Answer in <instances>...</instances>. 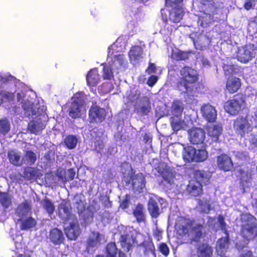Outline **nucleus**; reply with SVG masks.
Returning <instances> with one entry per match:
<instances>
[{
	"label": "nucleus",
	"mask_w": 257,
	"mask_h": 257,
	"mask_svg": "<svg viewBox=\"0 0 257 257\" xmlns=\"http://www.w3.org/2000/svg\"><path fill=\"white\" fill-rule=\"evenodd\" d=\"M106 241L104 235L98 232H91L87 241L89 247H97Z\"/></svg>",
	"instance_id": "25"
},
{
	"label": "nucleus",
	"mask_w": 257,
	"mask_h": 257,
	"mask_svg": "<svg viewBox=\"0 0 257 257\" xmlns=\"http://www.w3.org/2000/svg\"><path fill=\"white\" fill-rule=\"evenodd\" d=\"M186 120H183L181 116H172L171 118V123L174 131H178L181 129H184L190 123V118L184 117Z\"/></svg>",
	"instance_id": "26"
},
{
	"label": "nucleus",
	"mask_w": 257,
	"mask_h": 257,
	"mask_svg": "<svg viewBox=\"0 0 257 257\" xmlns=\"http://www.w3.org/2000/svg\"><path fill=\"white\" fill-rule=\"evenodd\" d=\"M183 0H166V3L167 6H174L178 4L181 5Z\"/></svg>",
	"instance_id": "61"
},
{
	"label": "nucleus",
	"mask_w": 257,
	"mask_h": 257,
	"mask_svg": "<svg viewBox=\"0 0 257 257\" xmlns=\"http://www.w3.org/2000/svg\"><path fill=\"white\" fill-rule=\"evenodd\" d=\"M144 210L143 206L141 204L137 205L134 210L133 213L138 222H142L145 220V217Z\"/></svg>",
	"instance_id": "52"
},
{
	"label": "nucleus",
	"mask_w": 257,
	"mask_h": 257,
	"mask_svg": "<svg viewBox=\"0 0 257 257\" xmlns=\"http://www.w3.org/2000/svg\"><path fill=\"white\" fill-rule=\"evenodd\" d=\"M241 86L239 79L236 77L228 78L226 83V88L230 93L236 92Z\"/></svg>",
	"instance_id": "37"
},
{
	"label": "nucleus",
	"mask_w": 257,
	"mask_h": 257,
	"mask_svg": "<svg viewBox=\"0 0 257 257\" xmlns=\"http://www.w3.org/2000/svg\"><path fill=\"white\" fill-rule=\"evenodd\" d=\"M22 225L21 226V228L22 229H28L30 228L34 227L36 224V222L35 220L32 217H28L26 219H22Z\"/></svg>",
	"instance_id": "54"
},
{
	"label": "nucleus",
	"mask_w": 257,
	"mask_h": 257,
	"mask_svg": "<svg viewBox=\"0 0 257 257\" xmlns=\"http://www.w3.org/2000/svg\"><path fill=\"white\" fill-rule=\"evenodd\" d=\"M213 253L212 248L206 243L198 245L197 255L198 257H211Z\"/></svg>",
	"instance_id": "34"
},
{
	"label": "nucleus",
	"mask_w": 257,
	"mask_h": 257,
	"mask_svg": "<svg viewBox=\"0 0 257 257\" xmlns=\"http://www.w3.org/2000/svg\"><path fill=\"white\" fill-rule=\"evenodd\" d=\"M241 233L244 240L242 243H237L236 246L238 250H242L248 243V241L257 235L256 225L254 217L250 214L241 215Z\"/></svg>",
	"instance_id": "4"
},
{
	"label": "nucleus",
	"mask_w": 257,
	"mask_h": 257,
	"mask_svg": "<svg viewBox=\"0 0 257 257\" xmlns=\"http://www.w3.org/2000/svg\"><path fill=\"white\" fill-rule=\"evenodd\" d=\"M84 94L83 92H78L72 98V104L69 108V114L72 118H77L86 111L84 105Z\"/></svg>",
	"instance_id": "8"
},
{
	"label": "nucleus",
	"mask_w": 257,
	"mask_h": 257,
	"mask_svg": "<svg viewBox=\"0 0 257 257\" xmlns=\"http://www.w3.org/2000/svg\"><path fill=\"white\" fill-rule=\"evenodd\" d=\"M190 38L192 39L196 49H203L210 42V39L203 35H200L197 39L194 38L193 36H190Z\"/></svg>",
	"instance_id": "39"
},
{
	"label": "nucleus",
	"mask_w": 257,
	"mask_h": 257,
	"mask_svg": "<svg viewBox=\"0 0 257 257\" xmlns=\"http://www.w3.org/2000/svg\"><path fill=\"white\" fill-rule=\"evenodd\" d=\"M9 158L10 162L18 166H20L23 164V158H21V153L20 152L12 150L9 152Z\"/></svg>",
	"instance_id": "36"
},
{
	"label": "nucleus",
	"mask_w": 257,
	"mask_h": 257,
	"mask_svg": "<svg viewBox=\"0 0 257 257\" xmlns=\"http://www.w3.org/2000/svg\"><path fill=\"white\" fill-rule=\"evenodd\" d=\"M49 238L53 243L59 244L62 242L64 236L61 230L57 228H54L50 232Z\"/></svg>",
	"instance_id": "38"
},
{
	"label": "nucleus",
	"mask_w": 257,
	"mask_h": 257,
	"mask_svg": "<svg viewBox=\"0 0 257 257\" xmlns=\"http://www.w3.org/2000/svg\"><path fill=\"white\" fill-rule=\"evenodd\" d=\"M256 49L253 45L248 44L238 48L236 57L238 61L246 63L255 57Z\"/></svg>",
	"instance_id": "11"
},
{
	"label": "nucleus",
	"mask_w": 257,
	"mask_h": 257,
	"mask_svg": "<svg viewBox=\"0 0 257 257\" xmlns=\"http://www.w3.org/2000/svg\"><path fill=\"white\" fill-rule=\"evenodd\" d=\"M162 176L165 183L172 186L175 184V176L173 172L167 167L164 163H161L158 167H154Z\"/></svg>",
	"instance_id": "15"
},
{
	"label": "nucleus",
	"mask_w": 257,
	"mask_h": 257,
	"mask_svg": "<svg viewBox=\"0 0 257 257\" xmlns=\"http://www.w3.org/2000/svg\"><path fill=\"white\" fill-rule=\"evenodd\" d=\"M157 68L155 65L154 63H150L148 68L146 70V72L149 74L152 73H156Z\"/></svg>",
	"instance_id": "63"
},
{
	"label": "nucleus",
	"mask_w": 257,
	"mask_h": 257,
	"mask_svg": "<svg viewBox=\"0 0 257 257\" xmlns=\"http://www.w3.org/2000/svg\"><path fill=\"white\" fill-rule=\"evenodd\" d=\"M196 177L197 179V182L195 183L190 182L187 187V191L194 196H197L201 192V187L203 184L207 185L209 183L210 177V174L203 171H198L196 172Z\"/></svg>",
	"instance_id": "7"
},
{
	"label": "nucleus",
	"mask_w": 257,
	"mask_h": 257,
	"mask_svg": "<svg viewBox=\"0 0 257 257\" xmlns=\"http://www.w3.org/2000/svg\"><path fill=\"white\" fill-rule=\"evenodd\" d=\"M64 144L69 149H72L76 147L78 142V139L74 135H69L64 139Z\"/></svg>",
	"instance_id": "51"
},
{
	"label": "nucleus",
	"mask_w": 257,
	"mask_h": 257,
	"mask_svg": "<svg viewBox=\"0 0 257 257\" xmlns=\"http://www.w3.org/2000/svg\"><path fill=\"white\" fill-rule=\"evenodd\" d=\"M105 115V110L96 106H92L89 110L91 122H101L104 119Z\"/></svg>",
	"instance_id": "24"
},
{
	"label": "nucleus",
	"mask_w": 257,
	"mask_h": 257,
	"mask_svg": "<svg viewBox=\"0 0 257 257\" xmlns=\"http://www.w3.org/2000/svg\"><path fill=\"white\" fill-rule=\"evenodd\" d=\"M86 79L87 84L89 86L96 85L100 80L98 70L96 69H93L89 71L87 74Z\"/></svg>",
	"instance_id": "35"
},
{
	"label": "nucleus",
	"mask_w": 257,
	"mask_h": 257,
	"mask_svg": "<svg viewBox=\"0 0 257 257\" xmlns=\"http://www.w3.org/2000/svg\"><path fill=\"white\" fill-rule=\"evenodd\" d=\"M240 175V184L245 191L246 188L251 186V171L248 169L241 170Z\"/></svg>",
	"instance_id": "28"
},
{
	"label": "nucleus",
	"mask_w": 257,
	"mask_h": 257,
	"mask_svg": "<svg viewBox=\"0 0 257 257\" xmlns=\"http://www.w3.org/2000/svg\"><path fill=\"white\" fill-rule=\"evenodd\" d=\"M143 49L139 46H135L131 48L129 53V57L132 63H137L143 57Z\"/></svg>",
	"instance_id": "27"
},
{
	"label": "nucleus",
	"mask_w": 257,
	"mask_h": 257,
	"mask_svg": "<svg viewBox=\"0 0 257 257\" xmlns=\"http://www.w3.org/2000/svg\"><path fill=\"white\" fill-rule=\"evenodd\" d=\"M36 155L33 152L30 150L26 151L23 158V164L32 165L36 162Z\"/></svg>",
	"instance_id": "47"
},
{
	"label": "nucleus",
	"mask_w": 257,
	"mask_h": 257,
	"mask_svg": "<svg viewBox=\"0 0 257 257\" xmlns=\"http://www.w3.org/2000/svg\"><path fill=\"white\" fill-rule=\"evenodd\" d=\"M176 229L186 242H200L203 237V225L193 222L188 218L179 217L176 223Z\"/></svg>",
	"instance_id": "1"
},
{
	"label": "nucleus",
	"mask_w": 257,
	"mask_h": 257,
	"mask_svg": "<svg viewBox=\"0 0 257 257\" xmlns=\"http://www.w3.org/2000/svg\"><path fill=\"white\" fill-rule=\"evenodd\" d=\"M197 71L189 67H185L180 70V78L177 84L178 90L189 96L193 95L194 84L198 80Z\"/></svg>",
	"instance_id": "3"
},
{
	"label": "nucleus",
	"mask_w": 257,
	"mask_h": 257,
	"mask_svg": "<svg viewBox=\"0 0 257 257\" xmlns=\"http://www.w3.org/2000/svg\"><path fill=\"white\" fill-rule=\"evenodd\" d=\"M140 103L136 106V110L143 114H147L150 110V102L149 99L147 97H141Z\"/></svg>",
	"instance_id": "32"
},
{
	"label": "nucleus",
	"mask_w": 257,
	"mask_h": 257,
	"mask_svg": "<svg viewBox=\"0 0 257 257\" xmlns=\"http://www.w3.org/2000/svg\"><path fill=\"white\" fill-rule=\"evenodd\" d=\"M154 235L156 238L159 240L162 237V231L156 228L154 231Z\"/></svg>",
	"instance_id": "64"
},
{
	"label": "nucleus",
	"mask_w": 257,
	"mask_h": 257,
	"mask_svg": "<svg viewBox=\"0 0 257 257\" xmlns=\"http://www.w3.org/2000/svg\"><path fill=\"white\" fill-rule=\"evenodd\" d=\"M188 54L187 52L181 51V50L175 48L172 49L171 58L176 60H182L187 59Z\"/></svg>",
	"instance_id": "49"
},
{
	"label": "nucleus",
	"mask_w": 257,
	"mask_h": 257,
	"mask_svg": "<svg viewBox=\"0 0 257 257\" xmlns=\"http://www.w3.org/2000/svg\"><path fill=\"white\" fill-rule=\"evenodd\" d=\"M164 200L157 196L152 195L150 197L148 203V210L151 215L154 218H157L160 214V210L158 206V202L162 204Z\"/></svg>",
	"instance_id": "20"
},
{
	"label": "nucleus",
	"mask_w": 257,
	"mask_h": 257,
	"mask_svg": "<svg viewBox=\"0 0 257 257\" xmlns=\"http://www.w3.org/2000/svg\"><path fill=\"white\" fill-rule=\"evenodd\" d=\"M45 127L44 123L40 119L31 121L28 125L29 130L33 134H38Z\"/></svg>",
	"instance_id": "40"
},
{
	"label": "nucleus",
	"mask_w": 257,
	"mask_h": 257,
	"mask_svg": "<svg viewBox=\"0 0 257 257\" xmlns=\"http://www.w3.org/2000/svg\"><path fill=\"white\" fill-rule=\"evenodd\" d=\"M119 230L121 231L120 241L123 249L128 251L134 243V238L131 232V227H125L123 225L119 226Z\"/></svg>",
	"instance_id": "12"
},
{
	"label": "nucleus",
	"mask_w": 257,
	"mask_h": 257,
	"mask_svg": "<svg viewBox=\"0 0 257 257\" xmlns=\"http://www.w3.org/2000/svg\"><path fill=\"white\" fill-rule=\"evenodd\" d=\"M64 229L66 236L71 240H75L80 233L76 218L65 222Z\"/></svg>",
	"instance_id": "13"
},
{
	"label": "nucleus",
	"mask_w": 257,
	"mask_h": 257,
	"mask_svg": "<svg viewBox=\"0 0 257 257\" xmlns=\"http://www.w3.org/2000/svg\"><path fill=\"white\" fill-rule=\"evenodd\" d=\"M41 175L39 170L35 168L27 167L24 172V177L27 179H35Z\"/></svg>",
	"instance_id": "43"
},
{
	"label": "nucleus",
	"mask_w": 257,
	"mask_h": 257,
	"mask_svg": "<svg viewBox=\"0 0 257 257\" xmlns=\"http://www.w3.org/2000/svg\"><path fill=\"white\" fill-rule=\"evenodd\" d=\"M203 117L207 121H215L217 117V111L215 108L209 104H204L201 108Z\"/></svg>",
	"instance_id": "23"
},
{
	"label": "nucleus",
	"mask_w": 257,
	"mask_h": 257,
	"mask_svg": "<svg viewBox=\"0 0 257 257\" xmlns=\"http://www.w3.org/2000/svg\"><path fill=\"white\" fill-rule=\"evenodd\" d=\"M158 77L155 75L151 76L147 81V84L150 86H153L157 81Z\"/></svg>",
	"instance_id": "62"
},
{
	"label": "nucleus",
	"mask_w": 257,
	"mask_h": 257,
	"mask_svg": "<svg viewBox=\"0 0 257 257\" xmlns=\"http://www.w3.org/2000/svg\"><path fill=\"white\" fill-rule=\"evenodd\" d=\"M98 209V208H92V206H89L87 210L84 211V223L85 224H88L90 223L92 221V218L93 216V214L94 212H96L97 210Z\"/></svg>",
	"instance_id": "50"
},
{
	"label": "nucleus",
	"mask_w": 257,
	"mask_h": 257,
	"mask_svg": "<svg viewBox=\"0 0 257 257\" xmlns=\"http://www.w3.org/2000/svg\"><path fill=\"white\" fill-rule=\"evenodd\" d=\"M125 45L124 37H121L108 49L107 63L112 67L114 72L116 73L118 72V70H122L125 66L126 61L121 52L125 48Z\"/></svg>",
	"instance_id": "2"
},
{
	"label": "nucleus",
	"mask_w": 257,
	"mask_h": 257,
	"mask_svg": "<svg viewBox=\"0 0 257 257\" xmlns=\"http://www.w3.org/2000/svg\"><path fill=\"white\" fill-rule=\"evenodd\" d=\"M208 223L209 226H212L213 228L215 227L216 225L219 226L222 230L226 231L224 218L222 216H219L217 218H210Z\"/></svg>",
	"instance_id": "46"
},
{
	"label": "nucleus",
	"mask_w": 257,
	"mask_h": 257,
	"mask_svg": "<svg viewBox=\"0 0 257 257\" xmlns=\"http://www.w3.org/2000/svg\"><path fill=\"white\" fill-rule=\"evenodd\" d=\"M10 125L6 119L0 120V133L3 134H7L10 130Z\"/></svg>",
	"instance_id": "57"
},
{
	"label": "nucleus",
	"mask_w": 257,
	"mask_h": 257,
	"mask_svg": "<svg viewBox=\"0 0 257 257\" xmlns=\"http://www.w3.org/2000/svg\"><path fill=\"white\" fill-rule=\"evenodd\" d=\"M190 141L194 144H203L205 141V132L200 128H194L189 132Z\"/></svg>",
	"instance_id": "21"
},
{
	"label": "nucleus",
	"mask_w": 257,
	"mask_h": 257,
	"mask_svg": "<svg viewBox=\"0 0 257 257\" xmlns=\"http://www.w3.org/2000/svg\"><path fill=\"white\" fill-rule=\"evenodd\" d=\"M59 216L65 222L76 218L74 215L70 213V206L69 203L63 200L58 207Z\"/></svg>",
	"instance_id": "19"
},
{
	"label": "nucleus",
	"mask_w": 257,
	"mask_h": 257,
	"mask_svg": "<svg viewBox=\"0 0 257 257\" xmlns=\"http://www.w3.org/2000/svg\"><path fill=\"white\" fill-rule=\"evenodd\" d=\"M106 252L107 257H126L125 254L122 252H119L117 253L115 244L113 242L109 243L107 245Z\"/></svg>",
	"instance_id": "41"
},
{
	"label": "nucleus",
	"mask_w": 257,
	"mask_h": 257,
	"mask_svg": "<svg viewBox=\"0 0 257 257\" xmlns=\"http://www.w3.org/2000/svg\"><path fill=\"white\" fill-rule=\"evenodd\" d=\"M216 163L218 167L225 172L230 171L233 167L231 158L227 155L221 154L217 158Z\"/></svg>",
	"instance_id": "22"
},
{
	"label": "nucleus",
	"mask_w": 257,
	"mask_h": 257,
	"mask_svg": "<svg viewBox=\"0 0 257 257\" xmlns=\"http://www.w3.org/2000/svg\"><path fill=\"white\" fill-rule=\"evenodd\" d=\"M233 60H234V59L230 58L227 59V60L223 63V68L226 76L229 77L230 75L238 73L239 71V68L233 64Z\"/></svg>",
	"instance_id": "29"
},
{
	"label": "nucleus",
	"mask_w": 257,
	"mask_h": 257,
	"mask_svg": "<svg viewBox=\"0 0 257 257\" xmlns=\"http://www.w3.org/2000/svg\"><path fill=\"white\" fill-rule=\"evenodd\" d=\"M166 9L161 10L163 19L167 21L169 19L173 23H178L182 19L184 10L181 5L178 4L174 6H167Z\"/></svg>",
	"instance_id": "9"
},
{
	"label": "nucleus",
	"mask_w": 257,
	"mask_h": 257,
	"mask_svg": "<svg viewBox=\"0 0 257 257\" xmlns=\"http://www.w3.org/2000/svg\"><path fill=\"white\" fill-rule=\"evenodd\" d=\"M183 109L184 105L182 102L179 100L174 101L172 106L173 116H181Z\"/></svg>",
	"instance_id": "44"
},
{
	"label": "nucleus",
	"mask_w": 257,
	"mask_h": 257,
	"mask_svg": "<svg viewBox=\"0 0 257 257\" xmlns=\"http://www.w3.org/2000/svg\"><path fill=\"white\" fill-rule=\"evenodd\" d=\"M143 15L140 13H138L136 14H134V18L133 20L130 21L127 26V32L131 36H133L135 33H137L139 24L137 22H135V20L140 21L142 18Z\"/></svg>",
	"instance_id": "30"
},
{
	"label": "nucleus",
	"mask_w": 257,
	"mask_h": 257,
	"mask_svg": "<svg viewBox=\"0 0 257 257\" xmlns=\"http://www.w3.org/2000/svg\"><path fill=\"white\" fill-rule=\"evenodd\" d=\"M113 69L107 63L103 64L102 76L104 79L110 80L113 77Z\"/></svg>",
	"instance_id": "45"
},
{
	"label": "nucleus",
	"mask_w": 257,
	"mask_h": 257,
	"mask_svg": "<svg viewBox=\"0 0 257 257\" xmlns=\"http://www.w3.org/2000/svg\"><path fill=\"white\" fill-rule=\"evenodd\" d=\"M159 249L160 251L164 255H168L169 253V248L165 243H162L160 245Z\"/></svg>",
	"instance_id": "60"
},
{
	"label": "nucleus",
	"mask_w": 257,
	"mask_h": 257,
	"mask_svg": "<svg viewBox=\"0 0 257 257\" xmlns=\"http://www.w3.org/2000/svg\"><path fill=\"white\" fill-rule=\"evenodd\" d=\"M17 80L8 73H0V95L11 100L14 97V87L17 86Z\"/></svg>",
	"instance_id": "6"
},
{
	"label": "nucleus",
	"mask_w": 257,
	"mask_h": 257,
	"mask_svg": "<svg viewBox=\"0 0 257 257\" xmlns=\"http://www.w3.org/2000/svg\"><path fill=\"white\" fill-rule=\"evenodd\" d=\"M121 171L124 179L126 183L132 181L135 191L141 192L145 186L144 176L140 173L134 175V172L131 165L128 163H124L121 165Z\"/></svg>",
	"instance_id": "5"
},
{
	"label": "nucleus",
	"mask_w": 257,
	"mask_h": 257,
	"mask_svg": "<svg viewBox=\"0 0 257 257\" xmlns=\"http://www.w3.org/2000/svg\"><path fill=\"white\" fill-rule=\"evenodd\" d=\"M17 100L22 104V107L27 116L33 115L36 114V110L33 107V103L29 100L25 96L23 91L18 92Z\"/></svg>",
	"instance_id": "18"
},
{
	"label": "nucleus",
	"mask_w": 257,
	"mask_h": 257,
	"mask_svg": "<svg viewBox=\"0 0 257 257\" xmlns=\"http://www.w3.org/2000/svg\"><path fill=\"white\" fill-rule=\"evenodd\" d=\"M75 175V173L73 169H69L65 171L62 169L57 170L56 176L53 177L52 181L50 183L54 184H58V181L65 182L72 180Z\"/></svg>",
	"instance_id": "14"
},
{
	"label": "nucleus",
	"mask_w": 257,
	"mask_h": 257,
	"mask_svg": "<svg viewBox=\"0 0 257 257\" xmlns=\"http://www.w3.org/2000/svg\"><path fill=\"white\" fill-rule=\"evenodd\" d=\"M0 203L6 208L11 204V196L7 193H2L0 195Z\"/></svg>",
	"instance_id": "55"
},
{
	"label": "nucleus",
	"mask_w": 257,
	"mask_h": 257,
	"mask_svg": "<svg viewBox=\"0 0 257 257\" xmlns=\"http://www.w3.org/2000/svg\"><path fill=\"white\" fill-rule=\"evenodd\" d=\"M244 107V100L241 97L234 99L225 102L224 109L230 114H235Z\"/></svg>",
	"instance_id": "17"
},
{
	"label": "nucleus",
	"mask_w": 257,
	"mask_h": 257,
	"mask_svg": "<svg viewBox=\"0 0 257 257\" xmlns=\"http://www.w3.org/2000/svg\"><path fill=\"white\" fill-rule=\"evenodd\" d=\"M31 211L30 203L27 201H25L22 204H20L17 209V214L19 217L18 220H22L25 216H26Z\"/></svg>",
	"instance_id": "33"
},
{
	"label": "nucleus",
	"mask_w": 257,
	"mask_h": 257,
	"mask_svg": "<svg viewBox=\"0 0 257 257\" xmlns=\"http://www.w3.org/2000/svg\"><path fill=\"white\" fill-rule=\"evenodd\" d=\"M234 128L237 133L243 136L246 133L251 132L252 127L246 118L241 117L234 121Z\"/></svg>",
	"instance_id": "16"
},
{
	"label": "nucleus",
	"mask_w": 257,
	"mask_h": 257,
	"mask_svg": "<svg viewBox=\"0 0 257 257\" xmlns=\"http://www.w3.org/2000/svg\"><path fill=\"white\" fill-rule=\"evenodd\" d=\"M95 149L98 152H100L103 148L104 145L102 140L100 138L94 142Z\"/></svg>",
	"instance_id": "59"
},
{
	"label": "nucleus",
	"mask_w": 257,
	"mask_h": 257,
	"mask_svg": "<svg viewBox=\"0 0 257 257\" xmlns=\"http://www.w3.org/2000/svg\"><path fill=\"white\" fill-rule=\"evenodd\" d=\"M140 93L138 90H133L127 96V99L132 102L135 101L139 98Z\"/></svg>",
	"instance_id": "58"
},
{
	"label": "nucleus",
	"mask_w": 257,
	"mask_h": 257,
	"mask_svg": "<svg viewBox=\"0 0 257 257\" xmlns=\"http://www.w3.org/2000/svg\"><path fill=\"white\" fill-rule=\"evenodd\" d=\"M215 11V8L213 5H208V8L205 7L201 8V9L195 14L198 17V24L203 27H207L213 21V14Z\"/></svg>",
	"instance_id": "10"
},
{
	"label": "nucleus",
	"mask_w": 257,
	"mask_h": 257,
	"mask_svg": "<svg viewBox=\"0 0 257 257\" xmlns=\"http://www.w3.org/2000/svg\"><path fill=\"white\" fill-rule=\"evenodd\" d=\"M195 157V162H203L208 158V153L205 149L196 150Z\"/></svg>",
	"instance_id": "53"
},
{
	"label": "nucleus",
	"mask_w": 257,
	"mask_h": 257,
	"mask_svg": "<svg viewBox=\"0 0 257 257\" xmlns=\"http://www.w3.org/2000/svg\"><path fill=\"white\" fill-rule=\"evenodd\" d=\"M199 209L202 212L205 213H208L210 210V198H203L200 199L198 202Z\"/></svg>",
	"instance_id": "48"
},
{
	"label": "nucleus",
	"mask_w": 257,
	"mask_h": 257,
	"mask_svg": "<svg viewBox=\"0 0 257 257\" xmlns=\"http://www.w3.org/2000/svg\"><path fill=\"white\" fill-rule=\"evenodd\" d=\"M196 149L191 146L187 147L184 148L183 152V158L185 161L190 162L195 161V156Z\"/></svg>",
	"instance_id": "42"
},
{
	"label": "nucleus",
	"mask_w": 257,
	"mask_h": 257,
	"mask_svg": "<svg viewBox=\"0 0 257 257\" xmlns=\"http://www.w3.org/2000/svg\"><path fill=\"white\" fill-rule=\"evenodd\" d=\"M222 128L219 125H210L207 128V134L212 142H217L222 133Z\"/></svg>",
	"instance_id": "31"
},
{
	"label": "nucleus",
	"mask_w": 257,
	"mask_h": 257,
	"mask_svg": "<svg viewBox=\"0 0 257 257\" xmlns=\"http://www.w3.org/2000/svg\"><path fill=\"white\" fill-rule=\"evenodd\" d=\"M42 205L50 215L53 213L55 207L54 204L50 200L47 199H44L42 201Z\"/></svg>",
	"instance_id": "56"
}]
</instances>
